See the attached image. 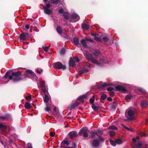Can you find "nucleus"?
I'll return each mask as SVG.
<instances>
[{
	"instance_id": "0eeeda50",
	"label": "nucleus",
	"mask_w": 148,
	"mask_h": 148,
	"mask_svg": "<svg viewBox=\"0 0 148 148\" xmlns=\"http://www.w3.org/2000/svg\"><path fill=\"white\" fill-rule=\"evenodd\" d=\"M127 114L129 118L128 117L127 119L130 121H133L134 119V112L131 110H130L127 111Z\"/></svg>"
},
{
	"instance_id": "c756f323",
	"label": "nucleus",
	"mask_w": 148,
	"mask_h": 148,
	"mask_svg": "<svg viewBox=\"0 0 148 148\" xmlns=\"http://www.w3.org/2000/svg\"><path fill=\"white\" fill-rule=\"evenodd\" d=\"M87 95L85 94L83 95L78 97L77 98V100H82L83 99H84L87 98Z\"/></svg>"
},
{
	"instance_id": "a211bd4d",
	"label": "nucleus",
	"mask_w": 148,
	"mask_h": 148,
	"mask_svg": "<svg viewBox=\"0 0 148 148\" xmlns=\"http://www.w3.org/2000/svg\"><path fill=\"white\" fill-rule=\"evenodd\" d=\"M82 27L83 29L87 30H88L90 29V26L85 23L82 24Z\"/></svg>"
},
{
	"instance_id": "4d7b16f0",
	"label": "nucleus",
	"mask_w": 148,
	"mask_h": 148,
	"mask_svg": "<svg viewBox=\"0 0 148 148\" xmlns=\"http://www.w3.org/2000/svg\"><path fill=\"white\" fill-rule=\"evenodd\" d=\"M64 10L63 8H61L59 10H58L60 14H62V13H63L64 12Z\"/></svg>"
},
{
	"instance_id": "a18cd8bd",
	"label": "nucleus",
	"mask_w": 148,
	"mask_h": 148,
	"mask_svg": "<svg viewBox=\"0 0 148 148\" xmlns=\"http://www.w3.org/2000/svg\"><path fill=\"white\" fill-rule=\"evenodd\" d=\"M107 90L109 92H110L112 91H116L115 89H114L113 88L110 87L108 88L107 89Z\"/></svg>"
},
{
	"instance_id": "ddd939ff",
	"label": "nucleus",
	"mask_w": 148,
	"mask_h": 148,
	"mask_svg": "<svg viewBox=\"0 0 148 148\" xmlns=\"http://www.w3.org/2000/svg\"><path fill=\"white\" fill-rule=\"evenodd\" d=\"M77 132L75 131H71L68 133V136L71 138H73L76 137Z\"/></svg>"
},
{
	"instance_id": "cd10ccee",
	"label": "nucleus",
	"mask_w": 148,
	"mask_h": 148,
	"mask_svg": "<svg viewBox=\"0 0 148 148\" xmlns=\"http://www.w3.org/2000/svg\"><path fill=\"white\" fill-rule=\"evenodd\" d=\"M97 134L95 130L92 131L90 132L91 137L92 138H95V136H97Z\"/></svg>"
},
{
	"instance_id": "e2e57ef3",
	"label": "nucleus",
	"mask_w": 148,
	"mask_h": 148,
	"mask_svg": "<svg viewBox=\"0 0 148 148\" xmlns=\"http://www.w3.org/2000/svg\"><path fill=\"white\" fill-rule=\"evenodd\" d=\"M53 110L55 112H56V114H57V112H58V111L57 110L56 107L55 106L53 109Z\"/></svg>"
},
{
	"instance_id": "4c0bfd02",
	"label": "nucleus",
	"mask_w": 148,
	"mask_h": 148,
	"mask_svg": "<svg viewBox=\"0 0 148 148\" xmlns=\"http://www.w3.org/2000/svg\"><path fill=\"white\" fill-rule=\"evenodd\" d=\"M40 84L42 90V89H45L46 88L45 81L42 82Z\"/></svg>"
},
{
	"instance_id": "f704fd0d",
	"label": "nucleus",
	"mask_w": 148,
	"mask_h": 148,
	"mask_svg": "<svg viewBox=\"0 0 148 148\" xmlns=\"http://www.w3.org/2000/svg\"><path fill=\"white\" fill-rule=\"evenodd\" d=\"M43 100L44 102L47 103L49 101V98L48 96H45L43 97Z\"/></svg>"
},
{
	"instance_id": "aec40b11",
	"label": "nucleus",
	"mask_w": 148,
	"mask_h": 148,
	"mask_svg": "<svg viewBox=\"0 0 148 148\" xmlns=\"http://www.w3.org/2000/svg\"><path fill=\"white\" fill-rule=\"evenodd\" d=\"M112 85V84L111 83H104L103 84H101L100 86V88H104L106 86H109Z\"/></svg>"
},
{
	"instance_id": "0e129e2a",
	"label": "nucleus",
	"mask_w": 148,
	"mask_h": 148,
	"mask_svg": "<svg viewBox=\"0 0 148 148\" xmlns=\"http://www.w3.org/2000/svg\"><path fill=\"white\" fill-rule=\"evenodd\" d=\"M107 100L108 101H112V99L111 97H108L107 98Z\"/></svg>"
},
{
	"instance_id": "69168bd1",
	"label": "nucleus",
	"mask_w": 148,
	"mask_h": 148,
	"mask_svg": "<svg viewBox=\"0 0 148 148\" xmlns=\"http://www.w3.org/2000/svg\"><path fill=\"white\" fill-rule=\"evenodd\" d=\"M29 25L27 24L25 26V27L26 29H28L29 28Z\"/></svg>"
},
{
	"instance_id": "f3484780",
	"label": "nucleus",
	"mask_w": 148,
	"mask_h": 148,
	"mask_svg": "<svg viewBox=\"0 0 148 148\" xmlns=\"http://www.w3.org/2000/svg\"><path fill=\"white\" fill-rule=\"evenodd\" d=\"M147 105V103L145 100H142L140 103V106L142 108H145Z\"/></svg>"
},
{
	"instance_id": "a878e982",
	"label": "nucleus",
	"mask_w": 148,
	"mask_h": 148,
	"mask_svg": "<svg viewBox=\"0 0 148 148\" xmlns=\"http://www.w3.org/2000/svg\"><path fill=\"white\" fill-rule=\"evenodd\" d=\"M63 16L65 19L68 20L69 19V14L66 12H64L63 14Z\"/></svg>"
},
{
	"instance_id": "774afa93",
	"label": "nucleus",
	"mask_w": 148,
	"mask_h": 148,
	"mask_svg": "<svg viewBox=\"0 0 148 148\" xmlns=\"http://www.w3.org/2000/svg\"><path fill=\"white\" fill-rule=\"evenodd\" d=\"M31 98V96H28L26 97V99L27 100H28V99H30Z\"/></svg>"
},
{
	"instance_id": "f8f14e48",
	"label": "nucleus",
	"mask_w": 148,
	"mask_h": 148,
	"mask_svg": "<svg viewBox=\"0 0 148 148\" xmlns=\"http://www.w3.org/2000/svg\"><path fill=\"white\" fill-rule=\"evenodd\" d=\"M116 89L121 92H125L127 91L125 88L121 85H118L115 86Z\"/></svg>"
},
{
	"instance_id": "b1692460",
	"label": "nucleus",
	"mask_w": 148,
	"mask_h": 148,
	"mask_svg": "<svg viewBox=\"0 0 148 148\" xmlns=\"http://www.w3.org/2000/svg\"><path fill=\"white\" fill-rule=\"evenodd\" d=\"M88 70L87 69H84L83 70L80 69L78 71V74L81 75L84 73H86L88 72Z\"/></svg>"
},
{
	"instance_id": "8fccbe9b",
	"label": "nucleus",
	"mask_w": 148,
	"mask_h": 148,
	"mask_svg": "<svg viewBox=\"0 0 148 148\" xmlns=\"http://www.w3.org/2000/svg\"><path fill=\"white\" fill-rule=\"evenodd\" d=\"M92 108L94 110H96L98 109V107L94 103L92 104Z\"/></svg>"
},
{
	"instance_id": "bb28decb",
	"label": "nucleus",
	"mask_w": 148,
	"mask_h": 148,
	"mask_svg": "<svg viewBox=\"0 0 148 148\" xmlns=\"http://www.w3.org/2000/svg\"><path fill=\"white\" fill-rule=\"evenodd\" d=\"M10 116V115L9 114H7L5 115L4 116H0V119L1 120V119H3V120L8 119Z\"/></svg>"
},
{
	"instance_id": "72a5a7b5",
	"label": "nucleus",
	"mask_w": 148,
	"mask_h": 148,
	"mask_svg": "<svg viewBox=\"0 0 148 148\" xmlns=\"http://www.w3.org/2000/svg\"><path fill=\"white\" fill-rule=\"evenodd\" d=\"M116 144L121 145L123 143V141L120 138L117 139L115 140Z\"/></svg>"
},
{
	"instance_id": "58836bf2",
	"label": "nucleus",
	"mask_w": 148,
	"mask_h": 148,
	"mask_svg": "<svg viewBox=\"0 0 148 148\" xmlns=\"http://www.w3.org/2000/svg\"><path fill=\"white\" fill-rule=\"evenodd\" d=\"M110 144L114 146H115L116 145V141H114L112 139H110Z\"/></svg>"
},
{
	"instance_id": "bf43d9fd",
	"label": "nucleus",
	"mask_w": 148,
	"mask_h": 148,
	"mask_svg": "<svg viewBox=\"0 0 148 148\" xmlns=\"http://www.w3.org/2000/svg\"><path fill=\"white\" fill-rule=\"evenodd\" d=\"M43 49H44V51L45 52H47L48 51V49L49 48L47 47H44L43 46L42 47Z\"/></svg>"
},
{
	"instance_id": "9b49d317",
	"label": "nucleus",
	"mask_w": 148,
	"mask_h": 148,
	"mask_svg": "<svg viewBox=\"0 0 148 148\" xmlns=\"http://www.w3.org/2000/svg\"><path fill=\"white\" fill-rule=\"evenodd\" d=\"M28 34L26 33L25 34L22 33L19 36V38H20V41H26L27 39V37Z\"/></svg>"
},
{
	"instance_id": "39448f33",
	"label": "nucleus",
	"mask_w": 148,
	"mask_h": 148,
	"mask_svg": "<svg viewBox=\"0 0 148 148\" xmlns=\"http://www.w3.org/2000/svg\"><path fill=\"white\" fill-rule=\"evenodd\" d=\"M50 6V4L49 3H47L46 6L43 7L44 12L45 14L50 15L52 13V10L49 9Z\"/></svg>"
},
{
	"instance_id": "864d4df0",
	"label": "nucleus",
	"mask_w": 148,
	"mask_h": 148,
	"mask_svg": "<svg viewBox=\"0 0 148 148\" xmlns=\"http://www.w3.org/2000/svg\"><path fill=\"white\" fill-rule=\"evenodd\" d=\"M138 90L140 92H145V90L142 88H138Z\"/></svg>"
},
{
	"instance_id": "1a4fd4ad",
	"label": "nucleus",
	"mask_w": 148,
	"mask_h": 148,
	"mask_svg": "<svg viewBox=\"0 0 148 148\" xmlns=\"http://www.w3.org/2000/svg\"><path fill=\"white\" fill-rule=\"evenodd\" d=\"M96 133H97V136L99 137V140L101 142H104L105 141V140L104 138H103L101 136L99 135V134H101L103 133V132L101 131L100 130H98L95 131Z\"/></svg>"
},
{
	"instance_id": "2f4dec72",
	"label": "nucleus",
	"mask_w": 148,
	"mask_h": 148,
	"mask_svg": "<svg viewBox=\"0 0 148 148\" xmlns=\"http://www.w3.org/2000/svg\"><path fill=\"white\" fill-rule=\"evenodd\" d=\"M44 110L48 112H52L50 107L48 106L47 104H46V106Z\"/></svg>"
},
{
	"instance_id": "de8ad7c7",
	"label": "nucleus",
	"mask_w": 148,
	"mask_h": 148,
	"mask_svg": "<svg viewBox=\"0 0 148 148\" xmlns=\"http://www.w3.org/2000/svg\"><path fill=\"white\" fill-rule=\"evenodd\" d=\"M91 104H92L94 103L95 101V97L94 96L91 97L89 100Z\"/></svg>"
},
{
	"instance_id": "6ab92c4d",
	"label": "nucleus",
	"mask_w": 148,
	"mask_h": 148,
	"mask_svg": "<svg viewBox=\"0 0 148 148\" xmlns=\"http://www.w3.org/2000/svg\"><path fill=\"white\" fill-rule=\"evenodd\" d=\"M69 65L70 66H72L73 67H76L75 62L72 60L71 57L70 58L69 60Z\"/></svg>"
},
{
	"instance_id": "37998d69",
	"label": "nucleus",
	"mask_w": 148,
	"mask_h": 148,
	"mask_svg": "<svg viewBox=\"0 0 148 148\" xmlns=\"http://www.w3.org/2000/svg\"><path fill=\"white\" fill-rule=\"evenodd\" d=\"M116 133L113 131H111L109 132V135L110 137H113L115 135Z\"/></svg>"
},
{
	"instance_id": "dca6fc26",
	"label": "nucleus",
	"mask_w": 148,
	"mask_h": 148,
	"mask_svg": "<svg viewBox=\"0 0 148 148\" xmlns=\"http://www.w3.org/2000/svg\"><path fill=\"white\" fill-rule=\"evenodd\" d=\"M73 42L74 44L77 46L79 47H81V45L79 43L78 39L76 37H75L73 38Z\"/></svg>"
},
{
	"instance_id": "5fc2aeb1",
	"label": "nucleus",
	"mask_w": 148,
	"mask_h": 148,
	"mask_svg": "<svg viewBox=\"0 0 148 148\" xmlns=\"http://www.w3.org/2000/svg\"><path fill=\"white\" fill-rule=\"evenodd\" d=\"M139 135L141 136H147V134L143 132L139 133Z\"/></svg>"
},
{
	"instance_id": "052dcab7",
	"label": "nucleus",
	"mask_w": 148,
	"mask_h": 148,
	"mask_svg": "<svg viewBox=\"0 0 148 148\" xmlns=\"http://www.w3.org/2000/svg\"><path fill=\"white\" fill-rule=\"evenodd\" d=\"M126 129L127 130H128L129 131L131 132H133L134 131V130L133 129H132L131 128H129L127 127Z\"/></svg>"
},
{
	"instance_id": "a19ab883",
	"label": "nucleus",
	"mask_w": 148,
	"mask_h": 148,
	"mask_svg": "<svg viewBox=\"0 0 148 148\" xmlns=\"http://www.w3.org/2000/svg\"><path fill=\"white\" fill-rule=\"evenodd\" d=\"M42 90L45 96H48L49 93L47 90L46 88H45V89H42Z\"/></svg>"
},
{
	"instance_id": "680f3d73",
	"label": "nucleus",
	"mask_w": 148,
	"mask_h": 148,
	"mask_svg": "<svg viewBox=\"0 0 148 148\" xmlns=\"http://www.w3.org/2000/svg\"><path fill=\"white\" fill-rule=\"evenodd\" d=\"M55 132H51L50 133V136L52 137H54L55 134Z\"/></svg>"
},
{
	"instance_id": "f257e3e1",
	"label": "nucleus",
	"mask_w": 148,
	"mask_h": 148,
	"mask_svg": "<svg viewBox=\"0 0 148 148\" xmlns=\"http://www.w3.org/2000/svg\"><path fill=\"white\" fill-rule=\"evenodd\" d=\"M10 71H8L5 74L4 78L6 79L7 78H9L10 80L13 79L14 82H18L22 79L23 78L20 77V75H21V73L19 71L15 72H12L11 74L10 73Z\"/></svg>"
},
{
	"instance_id": "4be33fe9",
	"label": "nucleus",
	"mask_w": 148,
	"mask_h": 148,
	"mask_svg": "<svg viewBox=\"0 0 148 148\" xmlns=\"http://www.w3.org/2000/svg\"><path fill=\"white\" fill-rule=\"evenodd\" d=\"M71 17L72 19L76 20V21H78L79 20V16L75 13H73L72 14Z\"/></svg>"
},
{
	"instance_id": "473e14b6",
	"label": "nucleus",
	"mask_w": 148,
	"mask_h": 148,
	"mask_svg": "<svg viewBox=\"0 0 148 148\" xmlns=\"http://www.w3.org/2000/svg\"><path fill=\"white\" fill-rule=\"evenodd\" d=\"M66 52V50L64 48H62L60 51V54L61 55H64Z\"/></svg>"
},
{
	"instance_id": "f03ea898",
	"label": "nucleus",
	"mask_w": 148,
	"mask_h": 148,
	"mask_svg": "<svg viewBox=\"0 0 148 148\" xmlns=\"http://www.w3.org/2000/svg\"><path fill=\"white\" fill-rule=\"evenodd\" d=\"M84 55L86 58L88 60V62H90L91 61L92 63L94 64H99L98 61L94 59L92 55L91 54L87 53H86Z\"/></svg>"
},
{
	"instance_id": "09e8293b",
	"label": "nucleus",
	"mask_w": 148,
	"mask_h": 148,
	"mask_svg": "<svg viewBox=\"0 0 148 148\" xmlns=\"http://www.w3.org/2000/svg\"><path fill=\"white\" fill-rule=\"evenodd\" d=\"M72 60L75 63L79 61V59L77 57H73V58H72Z\"/></svg>"
},
{
	"instance_id": "6e6552de",
	"label": "nucleus",
	"mask_w": 148,
	"mask_h": 148,
	"mask_svg": "<svg viewBox=\"0 0 148 148\" xmlns=\"http://www.w3.org/2000/svg\"><path fill=\"white\" fill-rule=\"evenodd\" d=\"M100 142L99 139H94L93 140L92 142V146L94 147L97 148L100 145Z\"/></svg>"
},
{
	"instance_id": "9d476101",
	"label": "nucleus",
	"mask_w": 148,
	"mask_h": 148,
	"mask_svg": "<svg viewBox=\"0 0 148 148\" xmlns=\"http://www.w3.org/2000/svg\"><path fill=\"white\" fill-rule=\"evenodd\" d=\"M79 104V103L77 102L72 103L70 105L68 106V110H71L73 109H75V108Z\"/></svg>"
},
{
	"instance_id": "ea45409f",
	"label": "nucleus",
	"mask_w": 148,
	"mask_h": 148,
	"mask_svg": "<svg viewBox=\"0 0 148 148\" xmlns=\"http://www.w3.org/2000/svg\"><path fill=\"white\" fill-rule=\"evenodd\" d=\"M28 74H27V70L26 71L24 72V73H23L22 75L21 76L23 78H26V77H28Z\"/></svg>"
},
{
	"instance_id": "c85d7f7f",
	"label": "nucleus",
	"mask_w": 148,
	"mask_h": 148,
	"mask_svg": "<svg viewBox=\"0 0 148 148\" xmlns=\"http://www.w3.org/2000/svg\"><path fill=\"white\" fill-rule=\"evenodd\" d=\"M51 3L53 4L57 5L60 2V0H50Z\"/></svg>"
},
{
	"instance_id": "338daca9",
	"label": "nucleus",
	"mask_w": 148,
	"mask_h": 148,
	"mask_svg": "<svg viewBox=\"0 0 148 148\" xmlns=\"http://www.w3.org/2000/svg\"><path fill=\"white\" fill-rule=\"evenodd\" d=\"M132 141L134 143H136L137 142V140L135 138H132Z\"/></svg>"
},
{
	"instance_id": "5701e85b",
	"label": "nucleus",
	"mask_w": 148,
	"mask_h": 148,
	"mask_svg": "<svg viewBox=\"0 0 148 148\" xmlns=\"http://www.w3.org/2000/svg\"><path fill=\"white\" fill-rule=\"evenodd\" d=\"M100 54H101V52L99 50H95L93 53V55L95 58H97Z\"/></svg>"
},
{
	"instance_id": "e433bc0d",
	"label": "nucleus",
	"mask_w": 148,
	"mask_h": 148,
	"mask_svg": "<svg viewBox=\"0 0 148 148\" xmlns=\"http://www.w3.org/2000/svg\"><path fill=\"white\" fill-rule=\"evenodd\" d=\"M132 96L130 95H127L125 97V99L127 100H128L131 99L132 98Z\"/></svg>"
},
{
	"instance_id": "412c9836",
	"label": "nucleus",
	"mask_w": 148,
	"mask_h": 148,
	"mask_svg": "<svg viewBox=\"0 0 148 148\" xmlns=\"http://www.w3.org/2000/svg\"><path fill=\"white\" fill-rule=\"evenodd\" d=\"M56 30L57 32L60 35H61L62 33V29L60 26H58L56 28Z\"/></svg>"
},
{
	"instance_id": "603ef678",
	"label": "nucleus",
	"mask_w": 148,
	"mask_h": 148,
	"mask_svg": "<svg viewBox=\"0 0 148 148\" xmlns=\"http://www.w3.org/2000/svg\"><path fill=\"white\" fill-rule=\"evenodd\" d=\"M116 91H113L112 92H110L109 93V95L111 97H114L115 95V92Z\"/></svg>"
},
{
	"instance_id": "7c9ffc66",
	"label": "nucleus",
	"mask_w": 148,
	"mask_h": 148,
	"mask_svg": "<svg viewBox=\"0 0 148 148\" xmlns=\"http://www.w3.org/2000/svg\"><path fill=\"white\" fill-rule=\"evenodd\" d=\"M24 106L25 108L27 109H30L32 107L30 104L27 102H26L25 103Z\"/></svg>"
},
{
	"instance_id": "c03bdc74",
	"label": "nucleus",
	"mask_w": 148,
	"mask_h": 148,
	"mask_svg": "<svg viewBox=\"0 0 148 148\" xmlns=\"http://www.w3.org/2000/svg\"><path fill=\"white\" fill-rule=\"evenodd\" d=\"M117 107L116 103V102H113L112 104V108L113 110H115L116 109Z\"/></svg>"
},
{
	"instance_id": "6e6d98bb",
	"label": "nucleus",
	"mask_w": 148,
	"mask_h": 148,
	"mask_svg": "<svg viewBox=\"0 0 148 148\" xmlns=\"http://www.w3.org/2000/svg\"><path fill=\"white\" fill-rule=\"evenodd\" d=\"M142 145V144L141 143L138 142L137 143L136 146L138 148H140Z\"/></svg>"
},
{
	"instance_id": "423d86ee",
	"label": "nucleus",
	"mask_w": 148,
	"mask_h": 148,
	"mask_svg": "<svg viewBox=\"0 0 148 148\" xmlns=\"http://www.w3.org/2000/svg\"><path fill=\"white\" fill-rule=\"evenodd\" d=\"M27 72L28 74V77L33 80L36 79L37 77L36 75L32 70L28 69L27 70Z\"/></svg>"
},
{
	"instance_id": "49530a36",
	"label": "nucleus",
	"mask_w": 148,
	"mask_h": 148,
	"mask_svg": "<svg viewBox=\"0 0 148 148\" xmlns=\"http://www.w3.org/2000/svg\"><path fill=\"white\" fill-rule=\"evenodd\" d=\"M107 95L106 94L103 93L101 96V98L103 100H104L106 99Z\"/></svg>"
},
{
	"instance_id": "393cba45",
	"label": "nucleus",
	"mask_w": 148,
	"mask_h": 148,
	"mask_svg": "<svg viewBox=\"0 0 148 148\" xmlns=\"http://www.w3.org/2000/svg\"><path fill=\"white\" fill-rule=\"evenodd\" d=\"M86 40H85L83 39L82 40L80 41V42L84 48H86L87 47V45L86 44Z\"/></svg>"
},
{
	"instance_id": "7ed1b4c3",
	"label": "nucleus",
	"mask_w": 148,
	"mask_h": 148,
	"mask_svg": "<svg viewBox=\"0 0 148 148\" xmlns=\"http://www.w3.org/2000/svg\"><path fill=\"white\" fill-rule=\"evenodd\" d=\"M53 66L56 69H62L65 70L66 68V65H63L62 63L60 62H55L53 64Z\"/></svg>"
},
{
	"instance_id": "13d9d810",
	"label": "nucleus",
	"mask_w": 148,
	"mask_h": 148,
	"mask_svg": "<svg viewBox=\"0 0 148 148\" xmlns=\"http://www.w3.org/2000/svg\"><path fill=\"white\" fill-rule=\"evenodd\" d=\"M86 40L91 42H93L94 41L92 39H87V38H86Z\"/></svg>"
},
{
	"instance_id": "4468645a",
	"label": "nucleus",
	"mask_w": 148,
	"mask_h": 148,
	"mask_svg": "<svg viewBox=\"0 0 148 148\" xmlns=\"http://www.w3.org/2000/svg\"><path fill=\"white\" fill-rule=\"evenodd\" d=\"M65 144L66 145H69V142L67 140H64L62 142L61 146L62 147H63V148H74L73 147H66L65 146H63V145H64Z\"/></svg>"
},
{
	"instance_id": "2eb2a0df",
	"label": "nucleus",
	"mask_w": 148,
	"mask_h": 148,
	"mask_svg": "<svg viewBox=\"0 0 148 148\" xmlns=\"http://www.w3.org/2000/svg\"><path fill=\"white\" fill-rule=\"evenodd\" d=\"M7 128L6 125L3 124L2 123H0V129L2 132H4L6 131Z\"/></svg>"
},
{
	"instance_id": "79ce46f5",
	"label": "nucleus",
	"mask_w": 148,
	"mask_h": 148,
	"mask_svg": "<svg viewBox=\"0 0 148 148\" xmlns=\"http://www.w3.org/2000/svg\"><path fill=\"white\" fill-rule=\"evenodd\" d=\"M108 129L115 130H117V128L115 126L113 125L110 126L108 128Z\"/></svg>"
},
{
	"instance_id": "c9c22d12",
	"label": "nucleus",
	"mask_w": 148,
	"mask_h": 148,
	"mask_svg": "<svg viewBox=\"0 0 148 148\" xmlns=\"http://www.w3.org/2000/svg\"><path fill=\"white\" fill-rule=\"evenodd\" d=\"M94 39L95 40L98 42H102V40L100 39V38L98 36H95V37H94Z\"/></svg>"
},
{
	"instance_id": "20e7f679",
	"label": "nucleus",
	"mask_w": 148,
	"mask_h": 148,
	"mask_svg": "<svg viewBox=\"0 0 148 148\" xmlns=\"http://www.w3.org/2000/svg\"><path fill=\"white\" fill-rule=\"evenodd\" d=\"M89 131L88 129L86 127H85L82 128L80 130L79 134L83 137L86 138L88 136V132Z\"/></svg>"
},
{
	"instance_id": "3c124183",
	"label": "nucleus",
	"mask_w": 148,
	"mask_h": 148,
	"mask_svg": "<svg viewBox=\"0 0 148 148\" xmlns=\"http://www.w3.org/2000/svg\"><path fill=\"white\" fill-rule=\"evenodd\" d=\"M102 40L105 42H107L108 40V39L107 37L104 36Z\"/></svg>"
}]
</instances>
